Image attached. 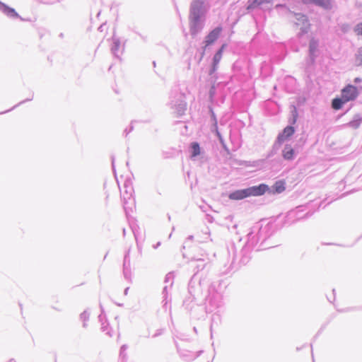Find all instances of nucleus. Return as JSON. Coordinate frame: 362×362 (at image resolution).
<instances>
[{"instance_id":"1","label":"nucleus","mask_w":362,"mask_h":362,"mask_svg":"<svg viewBox=\"0 0 362 362\" xmlns=\"http://www.w3.org/2000/svg\"><path fill=\"white\" fill-rule=\"evenodd\" d=\"M204 0H193L189 11V28L192 35H196L202 28L201 18L204 15Z\"/></svg>"},{"instance_id":"2","label":"nucleus","mask_w":362,"mask_h":362,"mask_svg":"<svg viewBox=\"0 0 362 362\" xmlns=\"http://www.w3.org/2000/svg\"><path fill=\"white\" fill-rule=\"evenodd\" d=\"M358 95V91L356 86L347 85L341 90V95L344 101L349 102L354 100Z\"/></svg>"},{"instance_id":"3","label":"nucleus","mask_w":362,"mask_h":362,"mask_svg":"<svg viewBox=\"0 0 362 362\" xmlns=\"http://www.w3.org/2000/svg\"><path fill=\"white\" fill-rule=\"evenodd\" d=\"M269 189V187L265 184H260L258 186H253L247 188L249 197H257L264 194Z\"/></svg>"},{"instance_id":"4","label":"nucleus","mask_w":362,"mask_h":362,"mask_svg":"<svg viewBox=\"0 0 362 362\" xmlns=\"http://www.w3.org/2000/svg\"><path fill=\"white\" fill-rule=\"evenodd\" d=\"M222 28L221 27H217L211 30L206 37L204 41V48L208 47L209 45L213 44L219 37L221 33Z\"/></svg>"},{"instance_id":"5","label":"nucleus","mask_w":362,"mask_h":362,"mask_svg":"<svg viewBox=\"0 0 362 362\" xmlns=\"http://www.w3.org/2000/svg\"><path fill=\"white\" fill-rule=\"evenodd\" d=\"M294 132H295V130L293 127L288 126V127H285L284 129L283 130L282 133H281L278 136L277 141L280 144L284 142L288 138L294 134Z\"/></svg>"},{"instance_id":"6","label":"nucleus","mask_w":362,"mask_h":362,"mask_svg":"<svg viewBox=\"0 0 362 362\" xmlns=\"http://www.w3.org/2000/svg\"><path fill=\"white\" fill-rule=\"evenodd\" d=\"M231 200H240L249 197L247 188L243 189L236 190L230 193L228 196Z\"/></svg>"},{"instance_id":"7","label":"nucleus","mask_w":362,"mask_h":362,"mask_svg":"<svg viewBox=\"0 0 362 362\" xmlns=\"http://www.w3.org/2000/svg\"><path fill=\"white\" fill-rule=\"evenodd\" d=\"M0 11H1L4 14H6L8 17L19 18V15L13 8L8 6L4 3L0 7Z\"/></svg>"},{"instance_id":"8","label":"nucleus","mask_w":362,"mask_h":362,"mask_svg":"<svg viewBox=\"0 0 362 362\" xmlns=\"http://www.w3.org/2000/svg\"><path fill=\"white\" fill-rule=\"evenodd\" d=\"M225 45H223L221 46V47L219 49V50L215 54L214 57V59H213V70L215 71L216 69V66L218 64V63L220 62L221 58H222V54H223V52L224 50V48H225Z\"/></svg>"},{"instance_id":"9","label":"nucleus","mask_w":362,"mask_h":362,"mask_svg":"<svg viewBox=\"0 0 362 362\" xmlns=\"http://www.w3.org/2000/svg\"><path fill=\"white\" fill-rule=\"evenodd\" d=\"M303 3L305 4H314L325 8H327L330 5L329 0H303Z\"/></svg>"},{"instance_id":"10","label":"nucleus","mask_w":362,"mask_h":362,"mask_svg":"<svg viewBox=\"0 0 362 362\" xmlns=\"http://www.w3.org/2000/svg\"><path fill=\"white\" fill-rule=\"evenodd\" d=\"M282 156L286 160L293 159L294 156L293 148L291 146L286 145L282 151Z\"/></svg>"},{"instance_id":"11","label":"nucleus","mask_w":362,"mask_h":362,"mask_svg":"<svg viewBox=\"0 0 362 362\" xmlns=\"http://www.w3.org/2000/svg\"><path fill=\"white\" fill-rule=\"evenodd\" d=\"M346 102L344 101L341 96V98H337L333 99L332 102V107L334 110H340L342 107L343 104L346 103Z\"/></svg>"},{"instance_id":"12","label":"nucleus","mask_w":362,"mask_h":362,"mask_svg":"<svg viewBox=\"0 0 362 362\" xmlns=\"http://www.w3.org/2000/svg\"><path fill=\"white\" fill-rule=\"evenodd\" d=\"M274 189L276 193H281L285 190V183L282 180L277 181L274 183Z\"/></svg>"},{"instance_id":"13","label":"nucleus","mask_w":362,"mask_h":362,"mask_svg":"<svg viewBox=\"0 0 362 362\" xmlns=\"http://www.w3.org/2000/svg\"><path fill=\"white\" fill-rule=\"evenodd\" d=\"M191 148H192V157H195L200 154L201 151H200V147H199V145L198 143H197V142L192 143Z\"/></svg>"},{"instance_id":"14","label":"nucleus","mask_w":362,"mask_h":362,"mask_svg":"<svg viewBox=\"0 0 362 362\" xmlns=\"http://www.w3.org/2000/svg\"><path fill=\"white\" fill-rule=\"evenodd\" d=\"M317 41L313 39L310 42V51L311 53H314L317 48Z\"/></svg>"},{"instance_id":"15","label":"nucleus","mask_w":362,"mask_h":362,"mask_svg":"<svg viewBox=\"0 0 362 362\" xmlns=\"http://www.w3.org/2000/svg\"><path fill=\"white\" fill-rule=\"evenodd\" d=\"M263 3V0H254L248 6L247 9L255 8Z\"/></svg>"},{"instance_id":"16","label":"nucleus","mask_w":362,"mask_h":362,"mask_svg":"<svg viewBox=\"0 0 362 362\" xmlns=\"http://www.w3.org/2000/svg\"><path fill=\"white\" fill-rule=\"evenodd\" d=\"M354 32L357 35H362V23H358L355 26Z\"/></svg>"},{"instance_id":"17","label":"nucleus","mask_w":362,"mask_h":362,"mask_svg":"<svg viewBox=\"0 0 362 362\" xmlns=\"http://www.w3.org/2000/svg\"><path fill=\"white\" fill-rule=\"evenodd\" d=\"M349 124L352 127L356 128V127H358L359 122H358L356 121H352V122H350Z\"/></svg>"},{"instance_id":"18","label":"nucleus","mask_w":362,"mask_h":362,"mask_svg":"<svg viewBox=\"0 0 362 362\" xmlns=\"http://www.w3.org/2000/svg\"><path fill=\"white\" fill-rule=\"evenodd\" d=\"M360 82H361V78H360L358 77L354 78V83H358Z\"/></svg>"},{"instance_id":"19","label":"nucleus","mask_w":362,"mask_h":362,"mask_svg":"<svg viewBox=\"0 0 362 362\" xmlns=\"http://www.w3.org/2000/svg\"><path fill=\"white\" fill-rule=\"evenodd\" d=\"M359 57H361V60H362V47L359 50Z\"/></svg>"},{"instance_id":"20","label":"nucleus","mask_w":362,"mask_h":362,"mask_svg":"<svg viewBox=\"0 0 362 362\" xmlns=\"http://www.w3.org/2000/svg\"><path fill=\"white\" fill-rule=\"evenodd\" d=\"M86 317H87V314L85 313L81 315V317L83 319H85Z\"/></svg>"},{"instance_id":"21","label":"nucleus","mask_w":362,"mask_h":362,"mask_svg":"<svg viewBox=\"0 0 362 362\" xmlns=\"http://www.w3.org/2000/svg\"><path fill=\"white\" fill-rule=\"evenodd\" d=\"M301 18H303V19L305 20L306 22H308V19H307V17L304 15H301Z\"/></svg>"},{"instance_id":"22","label":"nucleus","mask_w":362,"mask_h":362,"mask_svg":"<svg viewBox=\"0 0 362 362\" xmlns=\"http://www.w3.org/2000/svg\"><path fill=\"white\" fill-rule=\"evenodd\" d=\"M217 135L219 137V139L221 141V136L220 134L218 132H217Z\"/></svg>"},{"instance_id":"23","label":"nucleus","mask_w":362,"mask_h":362,"mask_svg":"<svg viewBox=\"0 0 362 362\" xmlns=\"http://www.w3.org/2000/svg\"><path fill=\"white\" fill-rule=\"evenodd\" d=\"M2 4H3V3L0 1V7L1 6Z\"/></svg>"}]
</instances>
